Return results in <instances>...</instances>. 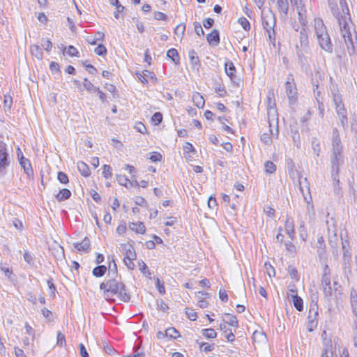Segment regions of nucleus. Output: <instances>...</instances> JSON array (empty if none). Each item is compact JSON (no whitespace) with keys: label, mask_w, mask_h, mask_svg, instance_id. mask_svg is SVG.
<instances>
[{"label":"nucleus","mask_w":357,"mask_h":357,"mask_svg":"<svg viewBox=\"0 0 357 357\" xmlns=\"http://www.w3.org/2000/svg\"><path fill=\"white\" fill-rule=\"evenodd\" d=\"M342 8V13L339 11L337 6L334 3L331 6L333 15L338 22L341 36L347 46V50L349 56L357 54V36L354 30H352V22L349 10L346 0H339Z\"/></svg>","instance_id":"nucleus-1"},{"label":"nucleus","mask_w":357,"mask_h":357,"mask_svg":"<svg viewBox=\"0 0 357 357\" xmlns=\"http://www.w3.org/2000/svg\"><path fill=\"white\" fill-rule=\"evenodd\" d=\"M100 289L106 298L116 296L123 302H128L130 300V296L127 292L125 284L121 282V277H111L105 280L100 283Z\"/></svg>","instance_id":"nucleus-2"},{"label":"nucleus","mask_w":357,"mask_h":357,"mask_svg":"<svg viewBox=\"0 0 357 357\" xmlns=\"http://www.w3.org/2000/svg\"><path fill=\"white\" fill-rule=\"evenodd\" d=\"M307 29V27H302L300 31L299 43L296 46V54L301 62H303L304 55L310 50Z\"/></svg>","instance_id":"nucleus-3"},{"label":"nucleus","mask_w":357,"mask_h":357,"mask_svg":"<svg viewBox=\"0 0 357 357\" xmlns=\"http://www.w3.org/2000/svg\"><path fill=\"white\" fill-rule=\"evenodd\" d=\"M348 245L349 243L347 241L342 242V248L343 251L342 267L343 273L347 278H349V277L351 275V252L347 248Z\"/></svg>","instance_id":"nucleus-4"},{"label":"nucleus","mask_w":357,"mask_h":357,"mask_svg":"<svg viewBox=\"0 0 357 357\" xmlns=\"http://www.w3.org/2000/svg\"><path fill=\"white\" fill-rule=\"evenodd\" d=\"M330 161L331 178L335 180L340 173V167L344 164L343 153H331Z\"/></svg>","instance_id":"nucleus-5"},{"label":"nucleus","mask_w":357,"mask_h":357,"mask_svg":"<svg viewBox=\"0 0 357 357\" xmlns=\"http://www.w3.org/2000/svg\"><path fill=\"white\" fill-rule=\"evenodd\" d=\"M300 190L303 195L305 202L307 203V209L308 211L313 210V205L312 204V196L310 194V185L307 178H301L299 179Z\"/></svg>","instance_id":"nucleus-6"},{"label":"nucleus","mask_w":357,"mask_h":357,"mask_svg":"<svg viewBox=\"0 0 357 357\" xmlns=\"http://www.w3.org/2000/svg\"><path fill=\"white\" fill-rule=\"evenodd\" d=\"M10 165L9 155L8 153L6 144L0 141V176L6 175L7 168Z\"/></svg>","instance_id":"nucleus-7"},{"label":"nucleus","mask_w":357,"mask_h":357,"mask_svg":"<svg viewBox=\"0 0 357 357\" xmlns=\"http://www.w3.org/2000/svg\"><path fill=\"white\" fill-rule=\"evenodd\" d=\"M286 93L288 96L289 104H294L296 101L297 89L292 74H289L285 82Z\"/></svg>","instance_id":"nucleus-8"},{"label":"nucleus","mask_w":357,"mask_h":357,"mask_svg":"<svg viewBox=\"0 0 357 357\" xmlns=\"http://www.w3.org/2000/svg\"><path fill=\"white\" fill-rule=\"evenodd\" d=\"M331 142V153H343V146L341 142L340 136L339 131L336 128L333 130Z\"/></svg>","instance_id":"nucleus-9"},{"label":"nucleus","mask_w":357,"mask_h":357,"mask_svg":"<svg viewBox=\"0 0 357 357\" xmlns=\"http://www.w3.org/2000/svg\"><path fill=\"white\" fill-rule=\"evenodd\" d=\"M296 9L298 15V20L302 27H307V10L305 8L303 0H300L299 2L296 1Z\"/></svg>","instance_id":"nucleus-10"},{"label":"nucleus","mask_w":357,"mask_h":357,"mask_svg":"<svg viewBox=\"0 0 357 357\" xmlns=\"http://www.w3.org/2000/svg\"><path fill=\"white\" fill-rule=\"evenodd\" d=\"M314 28L315 35L317 38H321V36L327 34L326 27L321 18H315L314 20Z\"/></svg>","instance_id":"nucleus-11"},{"label":"nucleus","mask_w":357,"mask_h":357,"mask_svg":"<svg viewBox=\"0 0 357 357\" xmlns=\"http://www.w3.org/2000/svg\"><path fill=\"white\" fill-rule=\"evenodd\" d=\"M319 46L322 50L328 52H333V45L331 43V38L328 33L321 36V38H317Z\"/></svg>","instance_id":"nucleus-12"},{"label":"nucleus","mask_w":357,"mask_h":357,"mask_svg":"<svg viewBox=\"0 0 357 357\" xmlns=\"http://www.w3.org/2000/svg\"><path fill=\"white\" fill-rule=\"evenodd\" d=\"M19 163L26 174L27 178L29 179L33 180L34 174L30 160L26 158L23 160H20Z\"/></svg>","instance_id":"nucleus-13"},{"label":"nucleus","mask_w":357,"mask_h":357,"mask_svg":"<svg viewBox=\"0 0 357 357\" xmlns=\"http://www.w3.org/2000/svg\"><path fill=\"white\" fill-rule=\"evenodd\" d=\"M336 112L339 116L340 120V123L344 128H347L348 126V119H347V109L344 105H339L335 107Z\"/></svg>","instance_id":"nucleus-14"},{"label":"nucleus","mask_w":357,"mask_h":357,"mask_svg":"<svg viewBox=\"0 0 357 357\" xmlns=\"http://www.w3.org/2000/svg\"><path fill=\"white\" fill-rule=\"evenodd\" d=\"M73 245L78 251L89 252L91 250L90 241L87 237H85L81 242L74 243Z\"/></svg>","instance_id":"nucleus-15"},{"label":"nucleus","mask_w":357,"mask_h":357,"mask_svg":"<svg viewBox=\"0 0 357 357\" xmlns=\"http://www.w3.org/2000/svg\"><path fill=\"white\" fill-rule=\"evenodd\" d=\"M206 40L210 45L217 46L220 43V34L217 29H213L206 36Z\"/></svg>","instance_id":"nucleus-16"},{"label":"nucleus","mask_w":357,"mask_h":357,"mask_svg":"<svg viewBox=\"0 0 357 357\" xmlns=\"http://www.w3.org/2000/svg\"><path fill=\"white\" fill-rule=\"evenodd\" d=\"M225 71L227 75L232 80L236 76V68L233 62L230 60H227L225 63Z\"/></svg>","instance_id":"nucleus-17"},{"label":"nucleus","mask_w":357,"mask_h":357,"mask_svg":"<svg viewBox=\"0 0 357 357\" xmlns=\"http://www.w3.org/2000/svg\"><path fill=\"white\" fill-rule=\"evenodd\" d=\"M220 329L224 333L226 334V338L228 342H232L235 340V335L233 333L231 329L227 327L225 324H220Z\"/></svg>","instance_id":"nucleus-18"},{"label":"nucleus","mask_w":357,"mask_h":357,"mask_svg":"<svg viewBox=\"0 0 357 357\" xmlns=\"http://www.w3.org/2000/svg\"><path fill=\"white\" fill-rule=\"evenodd\" d=\"M77 169L79 173L84 177H88L91 174V171L89 166L82 161L77 162Z\"/></svg>","instance_id":"nucleus-19"},{"label":"nucleus","mask_w":357,"mask_h":357,"mask_svg":"<svg viewBox=\"0 0 357 357\" xmlns=\"http://www.w3.org/2000/svg\"><path fill=\"white\" fill-rule=\"evenodd\" d=\"M318 315H319L318 305H317V303H312L310 305L307 319L308 320L312 319L313 321H317Z\"/></svg>","instance_id":"nucleus-20"},{"label":"nucleus","mask_w":357,"mask_h":357,"mask_svg":"<svg viewBox=\"0 0 357 357\" xmlns=\"http://www.w3.org/2000/svg\"><path fill=\"white\" fill-rule=\"evenodd\" d=\"M70 196L71 192L67 188H63L55 195V197L59 202H63L69 199Z\"/></svg>","instance_id":"nucleus-21"},{"label":"nucleus","mask_w":357,"mask_h":357,"mask_svg":"<svg viewBox=\"0 0 357 357\" xmlns=\"http://www.w3.org/2000/svg\"><path fill=\"white\" fill-rule=\"evenodd\" d=\"M130 228L131 230L135 231L137 234H144L146 231V227L143 222H132L130 225Z\"/></svg>","instance_id":"nucleus-22"},{"label":"nucleus","mask_w":357,"mask_h":357,"mask_svg":"<svg viewBox=\"0 0 357 357\" xmlns=\"http://www.w3.org/2000/svg\"><path fill=\"white\" fill-rule=\"evenodd\" d=\"M223 324H227L228 325L234 327H238V324L236 316L231 314H225L223 319Z\"/></svg>","instance_id":"nucleus-23"},{"label":"nucleus","mask_w":357,"mask_h":357,"mask_svg":"<svg viewBox=\"0 0 357 357\" xmlns=\"http://www.w3.org/2000/svg\"><path fill=\"white\" fill-rule=\"evenodd\" d=\"M192 101L194 104L199 108L204 106L205 100L203 96L198 92H195L192 95Z\"/></svg>","instance_id":"nucleus-24"},{"label":"nucleus","mask_w":357,"mask_h":357,"mask_svg":"<svg viewBox=\"0 0 357 357\" xmlns=\"http://www.w3.org/2000/svg\"><path fill=\"white\" fill-rule=\"evenodd\" d=\"M106 271L107 267L105 265H99L93 269L92 273L93 276L96 278H100L106 273Z\"/></svg>","instance_id":"nucleus-25"},{"label":"nucleus","mask_w":357,"mask_h":357,"mask_svg":"<svg viewBox=\"0 0 357 357\" xmlns=\"http://www.w3.org/2000/svg\"><path fill=\"white\" fill-rule=\"evenodd\" d=\"M108 269H109L108 276H110L112 275V277H116V278L120 277V276H118L117 266L115 263V261H114L113 257H112V261H109V263Z\"/></svg>","instance_id":"nucleus-26"},{"label":"nucleus","mask_w":357,"mask_h":357,"mask_svg":"<svg viewBox=\"0 0 357 357\" xmlns=\"http://www.w3.org/2000/svg\"><path fill=\"white\" fill-rule=\"evenodd\" d=\"M279 10L286 16L289 10V3L287 0H277Z\"/></svg>","instance_id":"nucleus-27"},{"label":"nucleus","mask_w":357,"mask_h":357,"mask_svg":"<svg viewBox=\"0 0 357 357\" xmlns=\"http://www.w3.org/2000/svg\"><path fill=\"white\" fill-rule=\"evenodd\" d=\"M292 300L294 303V305L295 308L299 311L301 312L303 310V299L298 296L297 294L292 295Z\"/></svg>","instance_id":"nucleus-28"},{"label":"nucleus","mask_w":357,"mask_h":357,"mask_svg":"<svg viewBox=\"0 0 357 357\" xmlns=\"http://www.w3.org/2000/svg\"><path fill=\"white\" fill-rule=\"evenodd\" d=\"M82 84L84 89L89 93H96V91H98V87L94 86L87 78L84 79Z\"/></svg>","instance_id":"nucleus-29"},{"label":"nucleus","mask_w":357,"mask_h":357,"mask_svg":"<svg viewBox=\"0 0 357 357\" xmlns=\"http://www.w3.org/2000/svg\"><path fill=\"white\" fill-rule=\"evenodd\" d=\"M311 144L314 154L316 155V156L319 157L321 152V147L320 142L318 139V138L312 137Z\"/></svg>","instance_id":"nucleus-30"},{"label":"nucleus","mask_w":357,"mask_h":357,"mask_svg":"<svg viewBox=\"0 0 357 357\" xmlns=\"http://www.w3.org/2000/svg\"><path fill=\"white\" fill-rule=\"evenodd\" d=\"M329 268L328 265H326L324 268V274L322 277L321 285L322 287L331 286V278L329 275Z\"/></svg>","instance_id":"nucleus-31"},{"label":"nucleus","mask_w":357,"mask_h":357,"mask_svg":"<svg viewBox=\"0 0 357 357\" xmlns=\"http://www.w3.org/2000/svg\"><path fill=\"white\" fill-rule=\"evenodd\" d=\"M31 53L36 59L41 60L43 59V52L41 48L37 45H33L30 47Z\"/></svg>","instance_id":"nucleus-32"},{"label":"nucleus","mask_w":357,"mask_h":357,"mask_svg":"<svg viewBox=\"0 0 357 357\" xmlns=\"http://www.w3.org/2000/svg\"><path fill=\"white\" fill-rule=\"evenodd\" d=\"M321 357H333V353L332 351V346L330 342L326 344V340L324 342V349L321 354Z\"/></svg>","instance_id":"nucleus-33"},{"label":"nucleus","mask_w":357,"mask_h":357,"mask_svg":"<svg viewBox=\"0 0 357 357\" xmlns=\"http://www.w3.org/2000/svg\"><path fill=\"white\" fill-rule=\"evenodd\" d=\"M189 59L193 66H199V59L195 50H190L188 53Z\"/></svg>","instance_id":"nucleus-34"},{"label":"nucleus","mask_w":357,"mask_h":357,"mask_svg":"<svg viewBox=\"0 0 357 357\" xmlns=\"http://www.w3.org/2000/svg\"><path fill=\"white\" fill-rule=\"evenodd\" d=\"M317 244H318V245H317V253H318L319 257H321L326 252V250H325L326 245H325V243H324V238L322 236H319L318 238V239H317Z\"/></svg>","instance_id":"nucleus-35"},{"label":"nucleus","mask_w":357,"mask_h":357,"mask_svg":"<svg viewBox=\"0 0 357 357\" xmlns=\"http://www.w3.org/2000/svg\"><path fill=\"white\" fill-rule=\"evenodd\" d=\"M167 56L171 59L175 63L179 62V55L178 51L174 48H171L167 51Z\"/></svg>","instance_id":"nucleus-36"},{"label":"nucleus","mask_w":357,"mask_h":357,"mask_svg":"<svg viewBox=\"0 0 357 357\" xmlns=\"http://www.w3.org/2000/svg\"><path fill=\"white\" fill-rule=\"evenodd\" d=\"M125 250H126V255L124 256V258L128 259H136V252L131 245H125Z\"/></svg>","instance_id":"nucleus-37"},{"label":"nucleus","mask_w":357,"mask_h":357,"mask_svg":"<svg viewBox=\"0 0 357 357\" xmlns=\"http://www.w3.org/2000/svg\"><path fill=\"white\" fill-rule=\"evenodd\" d=\"M331 92L333 95V102L335 104V107L339 105H344L342 100V96L338 93V91L334 89L331 91Z\"/></svg>","instance_id":"nucleus-38"},{"label":"nucleus","mask_w":357,"mask_h":357,"mask_svg":"<svg viewBox=\"0 0 357 357\" xmlns=\"http://www.w3.org/2000/svg\"><path fill=\"white\" fill-rule=\"evenodd\" d=\"M116 180L119 185L128 188L129 185H132V183L128 178L127 176L121 174H116Z\"/></svg>","instance_id":"nucleus-39"},{"label":"nucleus","mask_w":357,"mask_h":357,"mask_svg":"<svg viewBox=\"0 0 357 357\" xmlns=\"http://www.w3.org/2000/svg\"><path fill=\"white\" fill-rule=\"evenodd\" d=\"M138 265L141 272L147 278H151V273L146 264L142 260H141L138 261Z\"/></svg>","instance_id":"nucleus-40"},{"label":"nucleus","mask_w":357,"mask_h":357,"mask_svg":"<svg viewBox=\"0 0 357 357\" xmlns=\"http://www.w3.org/2000/svg\"><path fill=\"white\" fill-rule=\"evenodd\" d=\"M202 335L208 339L215 338L217 336V333L213 328H206L202 331Z\"/></svg>","instance_id":"nucleus-41"},{"label":"nucleus","mask_w":357,"mask_h":357,"mask_svg":"<svg viewBox=\"0 0 357 357\" xmlns=\"http://www.w3.org/2000/svg\"><path fill=\"white\" fill-rule=\"evenodd\" d=\"M165 335H166L167 337H170L171 339H176L179 336L178 331H176L173 327L166 329L165 331Z\"/></svg>","instance_id":"nucleus-42"},{"label":"nucleus","mask_w":357,"mask_h":357,"mask_svg":"<svg viewBox=\"0 0 357 357\" xmlns=\"http://www.w3.org/2000/svg\"><path fill=\"white\" fill-rule=\"evenodd\" d=\"M63 54H66L70 56H79V52L73 45H70L67 49H65V50L63 51Z\"/></svg>","instance_id":"nucleus-43"},{"label":"nucleus","mask_w":357,"mask_h":357,"mask_svg":"<svg viewBox=\"0 0 357 357\" xmlns=\"http://www.w3.org/2000/svg\"><path fill=\"white\" fill-rule=\"evenodd\" d=\"M13 105V98L10 95H5L3 98V107L5 111H9Z\"/></svg>","instance_id":"nucleus-44"},{"label":"nucleus","mask_w":357,"mask_h":357,"mask_svg":"<svg viewBox=\"0 0 357 357\" xmlns=\"http://www.w3.org/2000/svg\"><path fill=\"white\" fill-rule=\"evenodd\" d=\"M197 342L199 344V349L202 351H204L206 353L211 351L214 348V344H210L207 342Z\"/></svg>","instance_id":"nucleus-45"},{"label":"nucleus","mask_w":357,"mask_h":357,"mask_svg":"<svg viewBox=\"0 0 357 357\" xmlns=\"http://www.w3.org/2000/svg\"><path fill=\"white\" fill-rule=\"evenodd\" d=\"M185 31V24L184 23H181L178 25L176 26V27L174 29V33L180 36L181 38H183V36L184 35Z\"/></svg>","instance_id":"nucleus-46"},{"label":"nucleus","mask_w":357,"mask_h":357,"mask_svg":"<svg viewBox=\"0 0 357 357\" xmlns=\"http://www.w3.org/2000/svg\"><path fill=\"white\" fill-rule=\"evenodd\" d=\"M264 167L266 172L268 174H272L276 170L275 165L270 160L265 162Z\"/></svg>","instance_id":"nucleus-47"},{"label":"nucleus","mask_w":357,"mask_h":357,"mask_svg":"<svg viewBox=\"0 0 357 357\" xmlns=\"http://www.w3.org/2000/svg\"><path fill=\"white\" fill-rule=\"evenodd\" d=\"M332 181H333V185L334 192L337 195H339L340 194V192H341V188H340V180H339V174H337V178L335 180H334V178H332Z\"/></svg>","instance_id":"nucleus-48"},{"label":"nucleus","mask_w":357,"mask_h":357,"mask_svg":"<svg viewBox=\"0 0 357 357\" xmlns=\"http://www.w3.org/2000/svg\"><path fill=\"white\" fill-rule=\"evenodd\" d=\"M238 22L241 25L243 29L248 31L250 29V24L249 21L244 17H241L238 20Z\"/></svg>","instance_id":"nucleus-49"},{"label":"nucleus","mask_w":357,"mask_h":357,"mask_svg":"<svg viewBox=\"0 0 357 357\" xmlns=\"http://www.w3.org/2000/svg\"><path fill=\"white\" fill-rule=\"evenodd\" d=\"M102 169V176L107 179L111 178L112 175L111 167L108 165H104Z\"/></svg>","instance_id":"nucleus-50"},{"label":"nucleus","mask_w":357,"mask_h":357,"mask_svg":"<svg viewBox=\"0 0 357 357\" xmlns=\"http://www.w3.org/2000/svg\"><path fill=\"white\" fill-rule=\"evenodd\" d=\"M0 269L2 272H3V273L6 278H8L10 280H13V279L11 278L13 274V271L11 268H10L9 267H6L4 266H2V264H1Z\"/></svg>","instance_id":"nucleus-51"},{"label":"nucleus","mask_w":357,"mask_h":357,"mask_svg":"<svg viewBox=\"0 0 357 357\" xmlns=\"http://www.w3.org/2000/svg\"><path fill=\"white\" fill-rule=\"evenodd\" d=\"M151 121L155 125L160 124L162 121V114L159 112L154 113L152 116Z\"/></svg>","instance_id":"nucleus-52"},{"label":"nucleus","mask_w":357,"mask_h":357,"mask_svg":"<svg viewBox=\"0 0 357 357\" xmlns=\"http://www.w3.org/2000/svg\"><path fill=\"white\" fill-rule=\"evenodd\" d=\"M95 53L99 56H105L107 54V49L105 45L99 44L94 50Z\"/></svg>","instance_id":"nucleus-53"},{"label":"nucleus","mask_w":357,"mask_h":357,"mask_svg":"<svg viewBox=\"0 0 357 357\" xmlns=\"http://www.w3.org/2000/svg\"><path fill=\"white\" fill-rule=\"evenodd\" d=\"M57 178L59 181V182L63 184H67L69 181L68 176L63 172H59L58 173Z\"/></svg>","instance_id":"nucleus-54"},{"label":"nucleus","mask_w":357,"mask_h":357,"mask_svg":"<svg viewBox=\"0 0 357 357\" xmlns=\"http://www.w3.org/2000/svg\"><path fill=\"white\" fill-rule=\"evenodd\" d=\"M288 273L291 278L298 280V271L295 267L289 266L288 267Z\"/></svg>","instance_id":"nucleus-55"},{"label":"nucleus","mask_w":357,"mask_h":357,"mask_svg":"<svg viewBox=\"0 0 357 357\" xmlns=\"http://www.w3.org/2000/svg\"><path fill=\"white\" fill-rule=\"evenodd\" d=\"M41 45L47 52H50L52 47V43L49 39H42Z\"/></svg>","instance_id":"nucleus-56"},{"label":"nucleus","mask_w":357,"mask_h":357,"mask_svg":"<svg viewBox=\"0 0 357 357\" xmlns=\"http://www.w3.org/2000/svg\"><path fill=\"white\" fill-rule=\"evenodd\" d=\"M285 230L286 231H292L294 230V224L292 219L289 217H287L285 220Z\"/></svg>","instance_id":"nucleus-57"},{"label":"nucleus","mask_w":357,"mask_h":357,"mask_svg":"<svg viewBox=\"0 0 357 357\" xmlns=\"http://www.w3.org/2000/svg\"><path fill=\"white\" fill-rule=\"evenodd\" d=\"M157 309L165 312L169 309V307L162 300H159L157 301Z\"/></svg>","instance_id":"nucleus-58"},{"label":"nucleus","mask_w":357,"mask_h":357,"mask_svg":"<svg viewBox=\"0 0 357 357\" xmlns=\"http://www.w3.org/2000/svg\"><path fill=\"white\" fill-rule=\"evenodd\" d=\"M195 31L199 36L204 35V31L199 22H195L194 23Z\"/></svg>","instance_id":"nucleus-59"},{"label":"nucleus","mask_w":357,"mask_h":357,"mask_svg":"<svg viewBox=\"0 0 357 357\" xmlns=\"http://www.w3.org/2000/svg\"><path fill=\"white\" fill-rule=\"evenodd\" d=\"M286 250L290 253H296V248L294 244L290 241L286 242L284 243Z\"/></svg>","instance_id":"nucleus-60"},{"label":"nucleus","mask_w":357,"mask_h":357,"mask_svg":"<svg viewBox=\"0 0 357 357\" xmlns=\"http://www.w3.org/2000/svg\"><path fill=\"white\" fill-rule=\"evenodd\" d=\"M57 341L56 343L58 345L63 346L66 344V338L65 335L60 331L57 333Z\"/></svg>","instance_id":"nucleus-61"},{"label":"nucleus","mask_w":357,"mask_h":357,"mask_svg":"<svg viewBox=\"0 0 357 357\" xmlns=\"http://www.w3.org/2000/svg\"><path fill=\"white\" fill-rule=\"evenodd\" d=\"M183 150L186 153H191V152L193 153H196V150L195 149L192 144H190V142L185 143V144L183 145Z\"/></svg>","instance_id":"nucleus-62"},{"label":"nucleus","mask_w":357,"mask_h":357,"mask_svg":"<svg viewBox=\"0 0 357 357\" xmlns=\"http://www.w3.org/2000/svg\"><path fill=\"white\" fill-rule=\"evenodd\" d=\"M24 259L25 261L29 264V265L33 264V257L31 254H30L29 252L26 251L24 253Z\"/></svg>","instance_id":"nucleus-63"},{"label":"nucleus","mask_w":357,"mask_h":357,"mask_svg":"<svg viewBox=\"0 0 357 357\" xmlns=\"http://www.w3.org/2000/svg\"><path fill=\"white\" fill-rule=\"evenodd\" d=\"M126 231V224L122 222L116 228V232L119 235H123Z\"/></svg>","instance_id":"nucleus-64"}]
</instances>
